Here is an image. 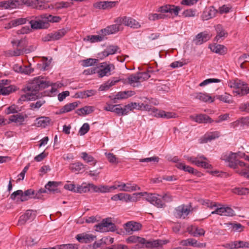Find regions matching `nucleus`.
<instances>
[{"label": "nucleus", "instance_id": "62", "mask_svg": "<svg viewBox=\"0 0 249 249\" xmlns=\"http://www.w3.org/2000/svg\"><path fill=\"white\" fill-rule=\"evenodd\" d=\"M105 155H106L108 160L110 163H118V161L117 160V159L115 155L111 153H106Z\"/></svg>", "mask_w": 249, "mask_h": 249}, {"label": "nucleus", "instance_id": "4", "mask_svg": "<svg viewBox=\"0 0 249 249\" xmlns=\"http://www.w3.org/2000/svg\"><path fill=\"white\" fill-rule=\"evenodd\" d=\"M61 19L60 17L45 14L38 16L30 17L29 23L32 29H46L50 27V23L58 22Z\"/></svg>", "mask_w": 249, "mask_h": 249}, {"label": "nucleus", "instance_id": "52", "mask_svg": "<svg viewBox=\"0 0 249 249\" xmlns=\"http://www.w3.org/2000/svg\"><path fill=\"white\" fill-rule=\"evenodd\" d=\"M20 110L19 109V107L17 106H16L15 105H12L7 108L6 114H10L17 113Z\"/></svg>", "mask_w": 249, "mask_h": 249}, {"label": "nucleus", "instance_id": "58", "mask_svg": "<svg viewBox=\"0 0 249 249\" xmlns=\"http://www.w3.org/2000/svg\"><path fill=\"white\" fill-rule=\"evenodd\" d=\"M138 73L141 82L147 80L150 77L149 71H147L145 72H138Z\"/></svg>", "mask_w": 249, "mask_h": 249}, {"label": "nucleus", "instance_id": "9", "mask_svg": "<svg viewBox=\"0 0 249 249\" xmlns=\"http://www.w3.org/2000/svg\"><path fill=\"white\" fill-rule=\"evenodd\" d=\"M186 160L198 167L205 169L212 168V165L209 163L207 158L203 155H198L196 157H187Z\"/></svg>", "mask_w": 249, "mask_h": 249}, {"label": "nucleus", "instance_id": "40", "mask_svg": "<svg viewBox=\"0 0 249 249\" xmlns=\"http://www.w3.org/2000/svg\"><path fill=\"white\" fill-rule=\"evenodd\" d=\"M30 17L26 18H18L13 19L10 21L9 24L13 27H16L20 25L26 23L27 22L29 23Z\"/></svg>", "mask_w": 249, "mask_h": 249}, {"label": "nucleus", "instance_id": "30", "mask_svg": "<svg viewBox=\"0 0 249 249\" xmlns=\"http://www.w3.org/2000/svg\"><path fill=\"white\" fill-rule=\"evenodd\" d=\"M154 116L158 118H163L165 119L175 118L177 114L171 112H166L163 110H158L157 113L154 114Z\"/></svg>", "mask_w": 249, "mask_h": 249}, {"label": "nucleus", "instance_id": "32", "mask_svg": "<svg viewBox=\"0 0 249 249\" xmlns=\"http://www.w3.org/2000/svg\"><path fill=\"white\" fill-rule=\"evenodd\" d=\"M220 135V132L217 131L207 133L204 136L203 141L204 142H210L219 138Z\"/></svg>", "mask_w": 249, "mask_h": 249}, {"label": "nucleus", "instance_id": "19", "mask_svg": "<svg viewBox=\"0 0 249 249\" xmlns=\"http://www.w3.org/2000/svg\"><path fill=\"white\" fill-rule=\"evenodd\" d=\"M218 11L213 6L206 8L203 11L201 16V18L202 20H208L214 18Z\"/></svg>", "mask_w": 249, "mask_h": 249}, {"label": "nucleus", "instance_id": "39", "mask_svg": "<svg viewBox=\"0 0 249 249\" xmlns=\"http://www.w3.org/2000/svg\"><path fill=\"white\" fill-rule=\"evenodd\" d=\"M78 105V102H74L73 103L66 104L62 108L60 109V113H65L70 112L72 110L74 109L76 107H77Z\"/></svg>", "mask_w": 249, "mask_h": 249}, {"label": "nucleus", "instance_id": "16", "mask_svg": "<svg viewBox=\"0 0 249 249\" xmlns=\"http://www.w3.org/2000/svg\"><path fill=\"white\" fill-rule=\"evenodd\" d=\"M36 216V211L32 210H28L24 214L20 216L18 221V225H24L27 221H31L34 220Z\"/></svg>", "mask_w": 249, "mask_h": 249}, {"label": "nucleus", "instance_id": "34", "mask_svg": "<svg viewBox=\"0 0 249 249\" xmlns=\"http://www.w3.org/2000/svg\"><path fill=\"white\" fill-rule=\"evenodd\" d=\"M26 115H23L22 113H18L16 115H13L9 117V120L11 122L18 123L20 124H23Z\"/></svg>", "mask_w": 249, "mask_h": 249}, {"label": "nucleus", "instance_id": "29", "mask_svg": "<svg viewBox=\"0 0 249 249\" xmlns=\"http://www.w3.org/2000/svg\"><path fill=\"white\" fill-rule=\"evenodd\" d=\"M194 99H199L203 102H208L210 101L211 102L214 101V98L212 99V97L206 93L201 92L194 93L191 95Z\"/></svg>", "mask_w": 249, "mask_h": 249}, {"label": "nucleus", "instance_id": "14", "mask_svg": "<svg viewBox=\"0 0 249 249\" xmlns=\"http://www.w3.org/2000/svg\"><path fill=\"white\" fill-rule=\"evenodd\" d=\"M115 24L107 26L106 28L101 30L100 32L104 36L114 34L123 29L121 24L117 23L116 18L114 20Z\"/></svg>", "mask_w": 249, "mask_h": 249}, {"label": "nucleus", "instance_id": "15", "mask_svg": "<svg viewBox=\"0 0 249 249\" xmlns=\"http://www.w3.org/2000/svg\"><path fill=\"white\" fill-rule=\"evenodd\" d=\"M66 33V30L65 29H60L47 35L42 38V40L46 42L58 40L63 37Z\"/></svg>", "mask_w": 249, "mask_h": 249}, {"label": "nucleus", "instance_id": "49", "mask_svg": "<svg viewBox=\"0 0 249 249\" xmlns=\"http://www.w3.org/2000/svg\"><path fill=\"white\" fill-rule=\"evenodd\" d=\"M233 192L238 195H245L249 194V189L248 188L237 187L233 189Z\"/></svg>", "mask_w": 249, "mask_h": 249}, {"label": "nucleus", "instance_id": "27", "mask_svg": "<svg viewBox=\"0 0 249 249\" xmlns=\"http://www.w3.org/2000/svg\"><path fill=\"white\" fill-rule=\"evenodd\" d=\"M192 120L198 123H211L213 122L212 119L206 114H199L196 116H191Z\"/></svg>", "mask_w": 249, "mask_h": 249}, {"label": "nucleus", "instance_id": "18", "mask_svg": "<svg viewBox=\"0 0 249 249\" xmlns=\"http://www.w3.org/2000/svg\"><path fill=\"white\" fill-rule=\"evenodd\" d=\"M190 212V208L187 206L182 205L175 209L174 215L178 218H185Z\"/></svg>", "mask_w": 249, "mask_h": 249}, {"label": "nucleus", "instance_id": "59", "mask_svg": "<svg viewBox=\"0 0 249 249\" xmlns=\"http://www.w3.org/2000/svg\"><path fill=\"white\" fill-rule=\"evenodd\" d=\"M89 129V125L88 123H85L83 124L81 127L80 128L79 133L81 136L84 135L86 134Z\"/></svg>", "mask_w": 249, "mask_h": 249}, {"label": "nucleus", "instance_id": "64", "mask_svg": "<svg viewBox=\"0 0 249 249\" xmlns=\"http://www.w3.org/2000/svg\"><path fill=\"white\" fill-rule=\"evenodd\" d=\"M22 69L21 73L25 74H30L34 71V69L31 67L30 65L24 66L22 67Z\"/></svg>", "mask_w": 249, "mask_h": 249}, {"label": "nucleus", "instance_id": "28", "mask_svg": "<svg viewBox=\"0 0 249 249\" xmlns=\"http://www.w3.org/2000/svg\"><path fill=\"white\" fill-rule=\"evenodd\" d=\"M51 121L49 117L42 116L36 119L35 125L37 127L45 128L50 125Z\"/></svg>", "mask_w": 249, "mask_h": 249}, {"label": "nucleus", "instance_id": "17", "mask_svg": "<svg viewBox=\"0 0 249 249\" xmlns=\"http://www.w3.org/2000/svg\"><path fill=\"white\" fill-rule=\"evenodd\" d=\"M211 214H216L227 216H232L235 215L234 211L229 207L217 206L215 210L211 212Z\"/></svg>", "mask_w": 249, "mask_h": 249}, {"label": "nucleus", "instance_id": "44", "mask_svg": "<svg viewBox=\"0 0 249 249\" xmlns=\"http://www.w3.org/2000/svg\"><path fill=\"white\" fill-rule=\"evenodd\" d=\"M176 167L179 169L182 170L185 172H187L189 173L194 174L195 170L193 168L186 165L183 162V163H178L176 164Z\"/></svg>", "mask_w": 249, "mask_h": 249}, {"label": "nucleus", "instance_id": "37", "mask_svg": "<svg viewBox=\"0 0 249 249\" xmlns=\"http://www.w3.org/2000/svg\"><path fill=\"white\" fill-rule=\"evenodd\" d=\"M135 93V91L132 90L120 91L116 94L115 98L118 100L124 99L134 95Z\"/></svg>", "mask_w": 249, "mask_h": 249}, {"label": "nucleus", "instance_id": "3", "mask_svg": "<svg viewBox=\"0 0 249 249\" xmlns=\"http://www.w3.org/2000/svg\"><path fill=\"white\" fill-rule=\"evenodd\" d=\"M239 153L227 151L222 153L220 159L228 163V166L236 170L241 176L249 179V165L236 159Z\"/></svg>", "mask_w": 249, "mask_h": 249}, {"label": "nucleus", "instance_id": "55", "mask_svg": "<svg viewBox=\"0 0 249 249\" xmlns=\"http://www.w3.org/2000/svg\"><path fill=\"white\" fill-rule=\"evenodd\" d=\"M96 91L93 89H90L81 92V97L82 98L89 97L95 94Z\"/></svg>", "mask_w": 249, "mask_h": 249}, {"label": "nucleus", "instance_id": "45", "mask_svg": "<svg viewBox=\"0 0 249 249\" xmlns=\"http://www.w3.org/2000/svg\"><path fill=\"white\" fill-rule=\"evenodd\" d=\"M179 244L183 246H196V240L194 238H188L185 240H182L179 242Z\"/></svg>", "mask_w": 249, "mask_h": 249}, {"label": "nucleus", "instance_id": "31", "mask_svg": "<svg viewBox=\"0 0 249 249\" xmlns=\"http://www.w3.org/2000/svg\"><path fill=\"white\" fill-rule=\"evenodd\" d=\"M86 165L80 162L70 164L69 166L70 169L73 172L78 173L80 172H83L85 170Z\"/></svg>", "mask_w": 249, "mask_h": 249}, {"label": "nucleus", "instance_id": "23", "mask_svg": "<svg viewBox=\"0 0 249 249\" xmlns=\"http://www.w3.org/2000/svg\"><path fill=\"white\" fill-rule=\"evenodd\" d=\"M78 242L82 243H90L96 238V236L91 234L81 233L77 234L76 236Z\"/></svg>", "mask_w": 249, "mask_h": 249}, {"label": "nucleus", "instance_id": "50", "mask_svg": "<svg viewBox=\"0 0 249 249\" xmlns=\"http://www.w3.org/2000/svg\"><path fill=\"white\" fill-rule=\"evenodd\" d=\"M167 16L162 14H150L148 15V19L150 20L155 21L156 20L165 18Z\"/></svg>", "mask_w": 249, "mask_h": 249}, {"label": "nucleus", "instance_id": "53", "mask_svg": "<svg viewBox=\"0 0 249 249\" xmlns=\"http://www.w3.org/2000/svg\"><path fill=\"white\" fill-rule=\"evenodd\" d=\"M88 38L91 43H94L102 41L104 39V36L103 35H92L88 36Z\"/></svg>", "mask_w": 249, "mask_h": 249}, {"label": "nucleus", "instance_id": "20", "mask_svg": "<svg viewBox=\"0 0 249 249\" xmlns=\"http://www.w3.org/2000/svg\"><path fill=\"white\" fill-rule=\"evenodd\" d=\"M180 8L179 6H176L174 5H165L159 8L158 12L161 13H174L175 16H178Z\"/></svg>", "mask_w": 249, "mask_h": 249}, {"label": "nucleus", "instance_id": "11", "mask_svg": "<svg viewBox=\"0 0 249 249\" xmlns=\"http://www.w3.org/2000/svg\"><path fill=\"white\" fill-rule=\"evenodd\" d=\"M115 69L113 64H107V63H101L96 70V73L99 77L108 76L111 75V71Z\"/></svg>", "mask_w": 249, "mask_h": 249}, {"label": "nucleus", "instance_id": "61", "mask_svg": "<svg viewBox=\"0 0 249 249\" xmlns=\"http://www.w3.org/2000/svg\"><path fill=\"white\" fill-rule=\"evenodd\" d=\"M196 10L195 9H190L184 11L183 15L185 17H194L196 16Z\"/></svg>", "mask_w": 249, "mask_h": 249}, {"label": "nucleus", "instance_id": "12", "mask_svg": "<svg viewBox=\"0 0 249 249\" xmlns=\"http://www.w3.org/2000/svg\"><path fill=\"white\" fill-rule=\"evenodd\" d=\"M116 22L121 25H124L133 29H138L141 27L140 23L131 17H118L116 18Z\"/></svg>", "mask_w": 249, "mask_h": 249}, {"label": "nucleus", "instance_id": "51", "mask_svg": "<svg viewBox=\"0 0 249 249\" xmlns=\"http://www.w3.org/2000/svg\"><path fill=\"white\" fill-rule=\"evenodd\" d=\"M57 249H78V245L76 244H63L56 247Z\"/></svg>", "mask_w": 249, "mask_h": 249}, {"label": "nucleus", "instance_id": "25", "mask_svg": "<svg viewBox=\"0 0 249 249\" xmlns=\"http://www.w3.org/2000/svg\"><path fill=\"white\" fill-rule=\"evenodd\" d=\"M215 29L216 32V36L215 37V40L218 41L220 40H222L227 37L228 33L221 24H218L215 26Z\"/></svg>", "mask_w": 249, "mask_h": 249}, {"label": "nucleus", "instance_id": "63", "mask_svg": "<svg viewBox=\"0 0 249 249\" xmlns=\"http://www.w3.org/2000/svg\"><path fill=\"white\" fill-rule=\"evenodd\" d=\"M143 110L148 111V112H150L151 115L154 116V114L157 113L158 110L152 106L146 104L144 107Z\"/></svg>", "mask_w": 249, "mask_h": 249}, {"label": "nucleus", "instance_id": "48", "mask_svg": "<svg viewBox=\"0 0 249 249\" xmlns=\"http://www.w3.org/2000/svg\"><path fill=\"white\" fill-rule=\"evenodd\" d=\"M35 4L36 8L38 10L47 9L50 7L47 3L39 0H35Z\"/></svg>", "mask_w": 249, "mask_h": 249}, {"label": "nucleus", "instance_id": "33", "mask_svg": "<svg viewBox=\"0 0 249 249\" xmlns=\"http://www.w3.org/2000/svg\"><path fill=\"white\" fill-rule=\"evenodd\" d=\"M94 110V107L86 106L76 110V113L79 116H84L91 113Z\"/></svg>", "mask_w": 249, "mask_h": 249}, {"label": "nucleus", "instance_id": "6", "mask_svg": "<svg viewBox=\"0 0 249 249\" xmlns=\"http://www.w3.org/2000/svg\"><path fill=\"white\" fill-rule=\"evenodd\" d=\"M40 197L37 196V194L36 193V192L32 189H28L24 192L21 190H18L10 195V198L12 200L17 199V201L21 202L26 201L32 198L38 199Z\"/></svg>", "mask_w": 249, "mask_h": 249}, {"label": "nucleus", "instance_id": "35", "mask_svg": "<svg viewBox=\"0 0 249 249\" xmlns=\"http://www.w3.org/2000/svg\"><path fill=\"white\" fill-rule=\"evenodd\" d=\"M59 184V182H58L50 181L46 184L45 188L47 190L48 192L54 193L58 192V186Z\"/></svg>", "mask_w": 249, "mask_h": 249}, {"label": "nucleus", "instance_id": "7", "mask_svg": "<svg viewBox=\"0 0 249 249\" xmlns=\"http://www.w3.org/2000/svg\"><path fill=\"white\" fill-rule=\"evenodd\" d=\"M228 86L234 89L233 93L241 96L249 93V87L247 85L238 79L231 80L228 82Z\"/></svg>", "mask_w": 249, "mask_h": 249}, {"label": "nucleus", "instance_id": "10", "mask_svg": "<svg viewBox=\"0 0 249 249\" xmlns=\"http://www.w3.org/2000/svg\"><path fill=\"white\" fill-rule=\"evenodd\" d=\"M22 40H15L12 41L11 43L14 47H17V48L14 51H9L8 53L10 56H19L25 52L27 53L31 51H33L34 49L33 48L32 50L28 49H24L23 46L21 45Z\"/></svg>", "mask_w": 249, "mask_h": 249}, {"label": "nucleus", "instance_id": "1", "mask_svg": "<svg viewBox=\"0 0 249 249\" xmlns=\"http://www.w3.org/2000/svg\"><path fill=\"white\" fill-rule=\"evenodd\" d=\"M49 86H52L51 89L52 93L56 91L55 84H53L48 81L46 78L43 76L35 77L33 80L30 81L23 89L25 94L21 95L19 100L21 101L35 100L39 96L38 91Z\"/></svg>", "mask_w": 249, "mask_h": 249}, {"label": "nucleus", "instance_id": "42", "mask_svg": "<svg viewBox=\"0 0 249 249\" xmlns=\"http://www.w3.org/2000/svg\"><path fill=\"white\" fill-rule=\"evenodd\" d=\"M119 80L115 78H113L111 80H108L104 84L101 85L99 88L101 91L106 90L109 89L111 86L114 85L116 83L118 82Z\"/></svg>", "mask_w": 249, "mask_h": 249}, {"label": "nucleus", "instance_id": "60", "mask_svg": "<svg viewBox=\"0 0 249 249\" xmlns=\"http://www.w3.org/2000/svg\"><path fill=\"white\" fill-rule=\"evenodd\" d=\"M230 225L235 231L241 232L243 231L244 227L240 223H230Z\"/></svg>", "mask_w": 249, "mask_h": 249}, {"label": "nucleus", "instance_id": "26", "mask_svg": "<svg viewBox=\"0 0 249 249\" xmlns=\"http://www.w3.org/2000/svg\"><path fill=\"white\" fill-rule=\"evenodd\" d=\"M119 190L120 191H124L131 192L136 190H140V188L135 184L121 183L119 184Z\"/></svg>", "mask_w": 249, "mask_h": 249}, {"label": "nucleus", "instance_id": "47", "mask_svg": "<svg viewBox=\"0 0 249 249\" xmlns=\"http://www.w3.org/2000/svg\"><path fill=\"white\" fill-rule=\"evenodd\" d=\"M137 104L136 103H131L128 105H126L124 106L123 108V112L125 113V115L127 114V113L130 111L133 110L135 108H137Z\"/></svg>", "mask_w": 249, "mask_h": 249}, {"label": "nucleus", "instance_id": "56", "mask_svg": "<svg viewBox=\"0 0 249 249\" xmlns=\"http://www.w3.org/2000/svg\"><path fill=\"white\" fill-rule=\"evenodd\" d=\"M97 60L93 58H88L82 61V65L84 67H89L92 66L95 63H97Z\"/></svg>", "mask_w": 249, "mask_h": 249}, {"label": "nucleus", "instance_id": "2", "mask_svg": "<svg viewBox=\"0 0 249 249\" xmlns=\"http://www.w3.org/2000/svg\"><path fill=\"white\" fill-rule=\"evenodd\" d=\"M138 196H139V197L143 196L146 200L158 208H163L165 206V203L161 198L158 197L159 196V195L156 194H148L147 192L134 193L133 196H131L127 194L119 193L113 196L111 199L114 201L119 200H124L125 202L137 201L138 200L137 198Z\"/></svg>", "mask_w": 249, "mask_h": 249}, {"label": "nucleus", "instance_id": "57", "mask_svg": "<svg viewBox=\"0 0 249 249\" xmlns=\"http://www.w3.org/2000/svg\"><path fill=\"white\" fill-rule=\"evenodd\" d=\"M160 158L157 156H153L150 158H146L144 159H141L139 160L140 162H158L159 161Z\"/></svg>", "mask_w": 249, "mask_h": 249}, {"label": "nucleus", "instance_id": "54", "mask_svg": "<svg viewBox=\"0 0 249 249\" xmlns=\"http://www.w3.org/2000/svg\"><path fill=\"white\" fill-rule=\"evenodd\" d=\"M221 82V80L216 78H209L204 80L199 84V86L203 87L212 83H219Z\"/></svg>", "mask_w": 249, "mask_h": 249}, {"label": "nucleus", "instance_id": "41", "mask_svg": "<svg viewBox=\"0 0 249 249\" xmlns=\"http://www.w3.org/2000/svg\"><path fill=\"white\" fill-rule=\"evenodd\" d=\"M127 82L129 84L133 86V87L138 86V85H135V84H138L141 83V81L140 80V77L138 75V73L131 74L129 77L127 78Z\"/></svg>", "mask_w": 249, "mask_h": 249}, {"label": "nucleus", "instance_id": "46", "mask_svg": "<svg viewBox=\"0 0 249 249\" xmlns=\"http://www.w3.org/2000/svg\"><path fill=\"white\" fill-rule=\"evenodd\" d=\"M89 192V183H83L81 185H78L76 188L75 193H85Z\"/></svg>", "mask_w": 249, "mask_h": 249}, {"label": "nucleus", "instance_id": "36", "mask_svg": "<svg viewBox=\"0 0 249 249\" xmlns=\"http://www.w3.org/2000/svg\"><path fill=\"white\" fill-rule=\"evenodd\" d=\"M214 99H217L226 103L231 104L233 102L231 95L225 92L222 95H217L213 97Z\"/></svg>", "mask_w": 249, "mask_h": 249}, {"label": "nucleus", "instance_id": "43", "mask_svg": "<svg viewBox=\"0 0 249 249\" xmlns=\"http://www.w3.org/2000/svg\"><path fill=\"white\" fill-rule=\"evenodd\" d=\"M210 49L213 52L220 54H224L226 52V48L222 45H213Z\"/></svg>", "mask_w": 249, "mask_h": 249}, {"label": "nucleus", "instance_id": "24", "mask_svg": "<svg viewBox=\"0 0 249 249\" xmlns=\"http://www.w3.org/2000/svg\"><path fill=\"white\" fill-rule=\"evenodd\" d=\"M210 37V35L206 32H201L196 36L194 41L196 45H199L209 40Z\"/></svg>", "mask_w": 249, "mask_h": 249}, {"label": "nucleus", "instance_id": "13", "mask_svg": "<svg viewBox=\"0 0 249 249\" xmlns=\"http://www.w3.org/2000/svg\"><path fill=\"white\" fill-rule=\"evenodd\" d=\"M10 81L7 79L0 80V95H7L17 90V88L13 85H8Z\"/></svg>", "mask_w": 249, "mask_h": 249}, {"label": "nucleus", "instance_id": "8", "mask_svg": "<svg viewBox=\"0 0 249 249\" xmlns=\"http://www.w3.org/2000/svg\"><path fill=\"white\" fill-rule=\"evenodd\" d=\"M94 228L98 232L114 231L117 229L116 225L110 218L103 219L100 223L95 225Z\"/></svg>", "mask_w": 249, "mask_h": 249}, {"label": "nucleus", "instance_id": "21", "mask_svg": "<svg viewBox=\"0 0 249 249\" xmlns=\"http://www.w3.org/2000/svg\"><path fill=\"white\" fill-rule=\"evenodd\" d=\"M142 228V225L140 223L129 221L124 225V228L126 232L131 234L134 231L140 230Z\"/></svg>", "mask_w": 249, "mask_h": 249}, {"label": "nucleus", "instance_id": "22", "mask_svg": "<svg viewBox=\"0 0 249 249\" xmlns=\"http://www.w3.org/2000/svg\"><path fill=\"white\" fill-rule=\"evenodd\" d=\"M119 50L117 46L110 45L108 46L104 51L99 54V57L103 59L109 55H112L116 53Z\"/></svg>", "mask_w": 249, "mask_h": 249}, {"label": "nucleus", "instance_id": "38", "mask_svg": "<svg viewBox=\"0 0 249 249\" xmlns=\"http://www.w3.org/2000/svg\"><path fill=\"white\" fill-rule=\"evenodd\" d=\"M81 158L87 163H90V165L94 166L96 163L97 160L91 155H89L85 152L81 153Z\"/></svg>", "mask_w": 249, "mask_h": 249}, {"label": "nucleus", "instance_id": "5", "mask_svg": "<svg viewBox=\"0 0 249 249\" xmlns=\"http://www.w3.org/2000/svg\"><path fill=\"white\" fill-rule=\"evenodd\" d=\"M128 243H139L136 245L135 249H147L156 248L161 247L166 244V241L161 240H146L145 238L135 235L130 236L126 239Z\"/></svg>", "mask_w": 249, "mask_h": 249}]
</instances>
